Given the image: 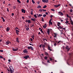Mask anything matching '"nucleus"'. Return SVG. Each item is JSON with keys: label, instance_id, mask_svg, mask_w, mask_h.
Returning a JSON list of instances; mask_svg holds the SVG:
<instances>
[{"label": "nucleus", "instance_id": "obj_12", "mask_svg": "<svg viewBox=\"0 0 73 73\" xmlns=\"http://www.w3.org/2000/svg\"><path fill=\"white\" fill-rule=\"evenodd\" d=\"M12 50L13 51H17L18 50V48L14 49L13 48Z\"/></svg>", "mask_w": 73, "mask_h": 73}, {"label": "nucleus", "instance_id": "obj_2", "mask_svg": "<svg viewBox=\"0 0 73 73\" xmlns=\"http://www.w3.org/2000/svg\"><path fill=\"white\" fill-rule=\"evenodd\" d=\"M70 58L67 60V64H68L69 62H70V61H72V56H71V55H70Z\"/></svg>", "mask_w": 73, "mask_h": 73}, {"label": "nucleus", "instance_id": "obj_52", "mask_svg": "<svg viewBox=\"0 0 73 73\" xmlns=\"http://www.w3.org/2000/svg\"><path fill=\"white\" fill-rule=\"evenodd\" d=\"M34 26V25H31V27H33Z\"/></svg>", "mask_w": 73, "mask_h": 73}, {"label": "nucleus", "instance_id": "obj_43", "mask_svg": "<svg viewBox=\"0 0 73 73\" xmlns=\"http://www.w3.org/2000/svg\"><path fill=\"white\" fill-rule=\"evenodd\" d=\"M48 1H49L48 0H46V3H47Z\"/></svg>", "mask_w": 73, "mask_h": 73}, {"label": "nucleus", "instance_id": "obj_33", "mask_svg": "<svg viewBox=\"0 0 73 73\" xmlns=\"http://www.w3.org/2000/svg\"><path fill=\"white\" fill-rule=\"evenodd\" d=\"M46 0H42V2L43 3H46Z\"/></svg>", "mask_w": 73, "mask_h": 73}, {"label": "nucleus", "instance_id": "obj_14", "mask_svg": "<svg viewBox=\"0 0 73 73\" xmlns=\"http://www.w3.org/2000/svg\"><path fill=\"white\" fill-rule=\"evenodd\" d=\"M10 29V28H9V27H7V28L6 31H7V32H8V31H9Z\"/></svg>", "mask_w": 73, "mask_h": 73}, {"label": "nucleus", "instance_id": "obj_41", "mask_svg": "<svg viewBox=\"0 0 73 73\" xmlns=\"http://www.w3.org/2000/svg\"><path fill=\"white\" fill-rule=\"evenodd\" d=\"M66 24H68V23H69V21L67 20H66Z\"/></svg>", "mask_w": 73, "mask_h": 73}, {"label": "nucleus", "instance_id": "obj_32", "mask_svg": "<svg viewBox=\"0 0 73 73\" xmlns=\"http://www.w3.org/2000/svg\"><path fill=\"white\" fill-rule=\"evenodd\" d=\"M46 5H45L43 7V8H46Z\"/></svg>", "mask_w": 73, "mask_h": 73}, {"label": "nucleus", "instance_id": "obj_60", "mask_svg": "<svg viewBox=\"0 0 73 73\" xmlns=\"http://www.w3.org/2000/svg\"><path fill=\"white\" fill-rule=\"evenodd\" d=\"M50 61H52V58H50Z\"/></svg>", "mask_w": 73, "mask_h": 73}, {"label": "nucleus", "instance_id": "obj_48", "mask_svg": "<svg viewBox=\"0 0 73 73\" xmlns=\"http://www.w3.org/2000/svg\"><path fill=\"white\" fill-rule=\"evenodd\" d=\"M51 11H54V9H51Z\"/></svg>", "mask_w": 73, "mask_h": 73}, {"label": "nucleus", "instance_id": "obj_8", "mask_svg": "<svg viewBox=\"0 0 73 73\" xmlns=\"http://www.w3.org/2000/svg\"><path fill=\"white\" fill-rule=\"evenodd\" d=\"M25 22H27L28 23H31V21L30 20H26L25 21Z\"/></svg>", "mask_w": 73, "mask_h": 73}, {"label": "nucleus", "instance_id": "obj_64", "mask_svg": "<svg viewBox=\"0 0 73 73\" xmlns=\"http://www.w3.org/2000/svg\"><path fill=\"white\" fill-rule=\"evenodd\" d=\"M38 16L41 17V14H39Z\"/></svg>", "mask_w": 73, "mask_h": 73}, {"label": "nucleus", "instance_id": "obj_13", "mask_svg": "<svg viewBox=\"0 0 73 73\" xmlns=\"http://www.w3.org/2000/svg\"><path fill=\"white\" fill-rule=\"evenodd\" d=\"M10 72H13H13H14V69L12 70V68H10Z\"/></svg>", "mask_w": 73, "mask_h": 73}, {"label": "nucleus", "instance_id": "obj_24", "mask_svg": "<svg viewBox=\"0 0 73 73\" xmlns=\"http://www.w3.org/2000/svg\"><path fill=\"white\" fill-rule=\"evenodd\" d=\"M37 8H41V7L40 5H38Z\"/></svg>", "mask_w": 73, "mask_h": 73}, {"label": "nucleus", "instance_id": "obj_44", "mask_svg": "<svg viewBox=\"0 0 73 73\" xmlns=\"http://www.w3.org/2000/svg\"><path fill=\"white\" fill-rule=\"evenodd\" d=\"M52 19H52V18H51V19H50V20L49 22H51V21H52Z\"/></svg>", "mask_w": 73, "mask_h": 73}, {"label": "nucleus", "instance_id": "obj_51", "mask_svg": "<svg viewBox=\"0 0 73 73\" xmlns=\"http://www.w3.org/2000/svg\"><path fill=\"white\" fill-rule=\"evenodd\" d=\"M22 18L23 19V20H24V19H25L24 18V17H22Z\"/></svg>", "mask_w": 73, "mask_h": 73}, {"label": "nucleus", "instance_id": "obj_9", "mask_svg": "<svg viewBox=\"0 0 73 73\" xmlns=\"http://www.w3.org/2000/svg\"><path fill=\"white\" fill-rule=\"evenodd\" d=\"M16 33L17 34V35H19V32H20V31H18V30H16Z\"/></svg>", "mask_w": 73, "mask_h": 73}, {"label": "nucleus", "instance_id": "obj_62", "mask_svg": "<svg viewBox=\"0 0 73 73\" xmlns=\"http://www.w3.org/2000/svg\"><path fill=\"white\" fill-rule=\"evenodd\" d=\"M61 35H62V34H63L64 35V33L62 32H61Z\"/></svg>", "mask_w": 73, "mask_h": 73}, {"label": "nucleus", "instance_id": "obj_29", "mask_svg": "<svg viewBox=\"0 0 73 73\" xmlns=\"http://www.w3.org/2000/svg\"><path fill=\"white\" fill-rule=\"evenodd\" d=\"M31 50H34V49H33V48L32 47V46L31 47Z\"/></svg>", "mask_w": 73, "mask_h": 73}, {"label": "nucleus", "instance_id": "obj_35", "mask_svg": "<svg viewBox=\"0 0 73 73\" xmlns=\"http://www.w3.org/2000/svg\"><path fill=\"white\" fill-rule=\"evenodd\" d=\"M32 2L33 4H35V1L33 0H32Z\"/></svg>", "mask_w": 73, "mask_h": 73}, {"label": "nucleus", "instance_id": "obj_5", "mask_svg": "<svg viewBox=\"0 0 73 73\" xmlns=\"http://www.w3.org/2000/svg\"><path fill=\"white\" fill-rule=\"evenodd\" d=\"M58 14L60 15V16H63L64 15V14L62 12H58Z\"/></svg>", "mask_w": 73, "mask_h": 73}, {"label": "nucleus", "instance_id": "obj_15", "mask_svg": "<svg viewBox=\"0 0 73 73\" xmlns=\"http://www.w3.org/2000/svg\"><path fill=\"white\" fill-rule=\"evenodd\" d=\"M48 29V30L47 31V33H50V29Z\"/></svg>", "mask_w": 73, "mask_h": 73}, {"label": "nucleus", "instance_id": "obj_25", "mask_svg": "<svg viewBox=\"0 0 73 73\" xmlns=\"http://www.w3.org/2000/svg\"><path fill=\"white\" fill-rule=\"evenodd\" d=\"M42 9H40L39 10V11L41 12H42Z\"/></svg>", "mask_w": 73, "mask_h": 73}, {"label": "nucleus", "instance_id": "obj_20", "mask_svg": "<svg viewBox=\"0 0 73 73\" xmlns=\"http://www.w3.org/2000/svg\"><path fill=\"white\" fill-rule=\"evenodd\" d=\"M1 18L2 19V20H3V22H4V21H5V19H4V18H3V17H1Z\"/></svg>", "mask_w": 73, "mask_h": 73}, {"label": "nucleus", "instance_id": "obj_16", "mask_svg": "<svg viewBox=\"0 0 73 73\" xmlns=\"http://www.w3.org/2000/svg\"><path fill=\"white\" fill-rule=\"evenodd\" d=\"M5 44L6 45H9V40H8L6 43Z\"/></svg>", "mask_w": 73, "mask_h": 73}, {"label": "nucleus", "instance_id": "obj_19", "mask_svg": "<svg viewBox=\"0 0 73 73\" xmlns=\"http://www.w3.org/2000/svg\"><path fill=\"white\" fill-rule=\"evenodd\" d=\"M31 20H32V21H33L35 22V21H36V19H33V18H32L31 19Z\"/></svg>", "mask_w": 73, "mask_h": 73}, {"label": "nucleus", "instance_id": "obj_50", "mask_svg": "<svg viewBox=\"0 0 73 73\" xmlns=\"http://www.w3.org/2000/svg\"><path fill=\"white\" fill-rule=\"evenodd\" d=\"M12 16H14V14L13 13H12L11 14Z\"/></svg>", "mask_w": 73, "mask_h": 73}, {"label": "nucleus", "instance_id": "obj_31", "mask_svg": "<svg viewBox=\"0 0 73 73\" xmlns=\"http://www.w3.org/2000/svg\"><path fill=\"white\" fill-rule=\"evenodd\" d=\"M31 46H30V47H27V48L28 49H30L31 48Z\"/></svg>", "mask_w": 73, "mask_h": 73}, {"label": "nucleus", "instance_id": "obj_27", "mask_svg": "<svg viewBox=\"0 0 73 73\" xmlns=\"http://www.w3.org/2000/svg\"><path fill=\"white\" fill-rule=\"evenodd\" d=\"M17 1L18 3H21V1H20V0H17Z\"/></svg>", "mask_w": 73, "mask_h": 73}, {"label": "nucleus", "instance_id": "obj_61", "mask_svg": "<svg viewBox=\"0 0 73 73\" xmlns=\"http://www.w3.org/2000/svg\"><path fill=\"white\" fill-rule=\"evenodd\" d=\"M7 11L8 12H9V10L8 9V8H7Z\"/></svg>", "mask_w": 73, "mask_h": 73}, {"label": "nucleus", "instance_id": "obj_1", "mask_svg": "<svg viewBox=\"0 0 73 73\" xmlns=\"http://www.w3.org/2000/svg\"><path fill=\"white\" fill-rule=\"evenodd\" d=\"M44 44H41V45H39V47L40 48H41V47H42L43 48V49H44V48L45 47V45L46 44V43L44 42Z\"/></svg>", "mask_w": 73, "mask_h": 73}, {"label": "nucleus", "instance_id": "obj_47", "mask_svg": "<svg viewBox=\"0 0 73 73\" xmlns=\"http://www.w3.org/2000/svg\"><path fill=\"white\" fill-rule=\"evenodd\" d=\"M57 24L58 25H61V23H60L58 22Z\"/></svg>", "mask_w": 73, "mask_h": 73}, {"label": "nucleus", "instance_id": "obj_10", "mask_svg": "<svg viewBox=\"0 0 73 73\" xmlns=\"http://www.w3.org/2000/svg\"><path fill=\"white\" fill-rule=\"evenodd\" d=\"M16 41L17 42H20V41H19V38L18 37L16 38Z\"/></svg>", "mask_w": 73, "mask_h": 73}, {"label": "nucleus", "instance_id": "obj_53", "mask_svg": "<svg viewBox=\"0 0 73 73\" xmlns=\"http://www.w3.org/2000/svg\"><path fill=\"white\" fill-rule=\"evenodd\" d=\"M43 41H44L45 40V39L44 38H43Z\"/></svg>", "mask_w": 73, "mask_h": 73}, {"label": "nucleus", "instance_id": "obj_7", "mask_svg": "<svg viewBox=\"0 0 73 73\" xmlns=\"http://www.w3.org/2000/svg\"><path fill=\"white\" fill-rule=\"evenodd\" d=\"M23 52L25 53H27L28 51L27 50L25 49L23 51Z\"/></svg>", "mask_w": 73, "mask_h": 73}, {"label": "nucleus", "instance_id": "obj_30", "mask_svg": "<svg viewBox=\"0 0 73 73\" xmlns=\"http://www.w3.org/2000/svg\"><path fill=\"white\" fill-rule=\"evenodd\" d=\"M54 7H55V8H58V6H57V5H54Z\"/></svg>", "mask_w": 73, "mask_h": 73}, {"label": "nucleus", "instance_id": "obj_22", "mask_svg": "<svg viewBox=\"0 0 73 73\" xmlns=\"http://www.w3.org/2000/svg\"><path fill=\"white\" fill-rule=\"evenodd\" d=\"M32 10H33V9H31V15H33V11H32Z\"/></svg>", "mask_w": 73, "mask_h": 73}, {"label": "nucleus", "instance_id": "obj_56", "mask_svg": "<svg viewBox=\"0 0 73 73\" xmlns=\"http://www.w3.org/2000/svg\"><path fill=\"white\" fill-rule=\"evenodd\" d=\"M29 0H27V3H29Z\"/></svg>", "mask_w": 73, "mask_h": 73}, {"label": "nucleus", "instance_id": "obj_18", "mask_svg": "<svg viewBox=\"0 0 73 73\" xmlns=\"http://www.w3.org/2000/svg\"><path fill=\"white\" fill-rule=\"evenodd\" d=\"M66 16H67V17H69L70 19V20H71V17H70V16H69V15H68V14H67L66 15Z\"/></svg>", "mask_w": 73, "mask_h": 73}, {"label": "nucleus", "instance_id": "obj_58", "mask_svg": "<svg viewBox=\"0 0 73 73\" xmlns=\"http://www.w3.org/2000/svg\"><path fill=\"white\" fill-rule=\"evenodd\" d=\"M58 6V7H60V4H59L57 5Z\"/></svg>", "mask_w": 73, "mask_h": 73}, {"label": "nucleus", "instance_id": "obj_55", "mask_svg": "<svg viewBox=\"0 0 73 73\" xmlns=\"http://www.w3.org/2000/svg\"><path fill=\"white\" fill-rule=\"evenodd\" d=\"M47 62L48 63H50V62H49V60H47Z\"/></svg>", "mask_w": 73, "mask_h": 73}, {"label": "nucleus", "instance_id": "obj_42", "mask_svg": "<svg viewBox=\"0 0 73 73\" xmlns=\"http://www.w3.org/2000/svg\"><path fill=\"white\" fill-rule=\"evenodd\" d=\"M42 11L43 12H46V10H45L44 9H42Z\"/></svg>", "mask_w": 73, "mask_h": 73}, {"label": "nucleus", "instance_id": "obj_37", "mask_svg": "<svg viewBox=\"0 0 73 73\" xmlns=\"http://www.w3.org/2000/svg\"><path fill=\"white\" fill-rule=\"evenodd\" d=\"M0 58H3V57L0 55Z\"/></svg>", "mask_w": 73, "mask_h": 73}, {"label": "nucleus", "instance_id": "obj_40", "mask_svg": "<svg viewBox=\"0 0 73 73\" xmlns=\"http://www.w3.org/2000/svg\"><path fill=\"white\" fill-rule=\"evenodd\" d=\"M42 21H44V18L43 17H42Z\"/></svg>", "mask_w": 73, "mask_h": 73}, {"label": "nucleus", "instance_id": "obj_63", "mask_svg": "<svg viewBox=\"0 0 73 73\" xmlns=\"http://www.w3.org/2000/svg\"><path fill=\"white\" fill-rule=\"evenodd\" d=\"M11 60L10 59H9L8 60V61H9V62H11Z\"/></svg>", "mask_w": 73, "mask_h": 73}, {"label": "nucleus", "instance_id": "obj_59", "mask_svg": "<svg viewBox=\"0 0 73 73\" xmlns=\"http://www.w3.org/2000/svg\"><path fill=\"white\" fill-rule=\"evenodd\" d=\"M31 41H33V39H32V38H31Z\"/></svg>", "mask_w": 73, "mask_h": 73}, {"label": "nucleus", "instance_id": "obj_49", "mask_svg": "<svg viewBox=\"0 0 73 73\" xmlns=\"http://www.w3.org/2000/svg\"><path fill=\"white\" fill-rule=\"evenodd\" d=\"M0 52H3V50H0Z\"/></svg>", "mask_w": 73, "mask_h": 73}, {"label": "nucleus", "instance_id": "obj_26", "mask_svg": "<svg viewBox=\"0 0 73 73\" xmlns=\"http://www.w3.org/2000/svg\"><path fill=\"white\" fill-rule=\"evenodd\" d=\"M48 58V57L47 56H45L44 57V59L45 60H47V59Z\"/></svg>", "mask_w": 73, "mask_h": 73}, {"label": "nucleus", "instance_id": "obj_34", "mask_svg": "<svg viewBox=\"0 0 73 73\" xmlns=\"http://www.w3.org/2000/svg\"><path fill=\"white\" fill-rule=\"evenodd\" d=\"M45 53V54H46V56H48V54L47 52H46Z\"/></svg>", "mask_w": 73, "mask_h": 73}, {"label": "nucleus", "instance_id": "obj_39", "mask_svg": "<svg viewBox=\"0 0 73 73\" xmlns=\"http://www.w3.org/2000/svg\"><path fill=\"white\" fill-rule=\"evenodd\" d=\"M34 17H35V18H37V16L36 15H34Z\"/></svg>", "mask_w": 73, "mask_h": 73}, {"label": "nucleus", "instance_id": "obj_38", "mask_svg": "<svg viewBox=\"0 0 73 73\" xmlns=\"http://www.w3.org/2000/svg\"><path fill=\"white\" fill-rule=\"evenodd\" d=\"M46 15L45 14H44L43 15V16L44 17H46Z\"/></svg>", "mask_w": 73, "mask_h": 73}, {"label": "nucleus", "instance_id": "obj_57", "mask_svg": "<svg viewBox=\"0 0 73 73\" xmlns=\"http://www.w3.org/2000/svg\"><path fill=\"white\" fill-rule=\"evenodd\" d=\"M53 16L52 15H51L50 16V17L51 18H52L53 17Z\"/></svg>", "mask_w": 73, "mask_h": 73}, {"label": "nucleus", "instance_id": "obj_45", "mask_svg": "<svg viewBox=\"0 0 73 73\" xmlns=\"http://www.w3.org/2000/svg\"><path fill=\"white\" fill-rule=\"evenodd\" d=\"M56 43H54V46H56Z\"/></svg>", "mask_w": 73, "mask_h": 73}, {"label": "nucleus", "instance_id": "obj_54", "mask_svg": "<svg viewBox=\"0 0 73 73\" xmlns=\"http://www.w3.org/2000/svg\"><path fill=\"white\" fill-rule=\"evenodd\" d=\"M70 11V12H71V13H72V12H73V11H72V9H71Z\"/></svg>", "mask_w": 73, "mask_h": 73}, {"label": "nucleus", "instance_id": "obj_36", "mask_svg": "<svg viewBox=\"0 0 73 73\" xmlns=\"http://www.w3.org/2000/svg\"><path fill=\"white\" fill-rule=\"evenodd\" d=\"M62 41H61V40L59 41L57 43V44H59L60 42H62Z\"/></svg>", "mask_w": 73, "mask_h": 73}, {"label": "nucleus", "instance_id": "obj_46", "mask_svg": "<svg viewBox=\"0 0 73 73\" xmlns=\"http://www.w3.org/2000/svg\"><path fill=\"white\" fill-rule=\"evenodd\" d=\"M13 8V9H16V6H14Z\"/></svg>", "mask_w": 73, "mask_h": 73}, {"label": "nucleus", "instance_id": "obj_23", "mask_svg": "<svg viewBox=\"0 0 73 73\" xmlns=\"http://www.w3.org/2000/svg\"><path fill=\"white\" fill-rule=\"evenodd\" d=\"M70 20H71V24H72V25H73V22L72 21V19H70Z\"/></svg>", "mask_w": 73, "mask_h": 73}, {"label": "nucleus", "instance_id": "obj_21", "mask_svg": "<svg viewBox=\"0 0 73 73\" xmlns=\"http://www.w3.org/2000/svg\"><path fill=\"white\" fill-rule=\"evenodd\" d=\"M54 37H55V38L57 37V35H56V34L54 33Z\"/></svg>", "mask_w": 73, "mask_h": 73}, {"label": "nucleus", "instance_id": "obj_6", "mask_svg": "<svg viewBox=\"0 0 73 73\" xmlns=\"http://www.w3.org/2000/svg\"><path fill=\"white\" fill-rule=\"evenodd\" d=\"M22 12V13H25V12H26V11L24 9H21Z\"/></svg>", "mask_w": 73, "mask_h": 73}, {"label": "nucleus", "instance_id": "obj_11", "mask_svg": "<svg viewBox=\"0 0 73 73\" xmlns=\"http://www.w3.org/2000/svg\"><path fill=\"white\" fill-rule=\"evenodd\" d=\"M47 27V25L46 24H45L44 26H43V27L44 29L46 28V27Z\"/></svg>", "mask_w": 73, "mask_h": 73}, {"label": "nucleus", "instance_id": "obj_17", "mask_svg": "<svg viewBox=\"0 0 73 73\" xmlns=\"http://www.w3.org/2000/svg\"><path fill=\"white\" fill-rule=\"evenodd\" d=\"M48 50H50V51H52V49H50V47L49 46H48Z\"/></svg>", "mask_w": 73, "mask_h": 73}, {"label": "nucleus", "instance_id": "obj_3", "mask_svg": "<svg viewBox=\"0 0 73 73\" xmlns=\"http://www.w3.org/2000/svg\"><path fill=\"white\" fill-rule=\"evenodd\" d=\"M28 58H29V55H26L23 57V58H25V59H26V60Z\"/></svg>", "mask_w": 73, "mask_h": 73}, {"label": "nucleus", "instance_id": "obj_28", "mask_svg": "<svg viewBox=\"0 0 73 73\" xmlns=\"http://www.w3.org/2000/svg\"><path fill=\"white\" fill-rule=\"evenodd\" d=\"M49 24H51V25H53V23H52V22H49Z\"/></svg>", "mask_w": 73, "mask_h": 73}, {"label": "nucleus", "instance_id": "obj_4", "mask_svg": "<svg viewBox=\"0 0 73 73\" xmlns=\"http://www.w3.org/2000/svg\"><path fill=\"white\" fill-rule=\"evenodd\" d=\"M65 48H66V49H67V51H69L70 49V48H69V46L67 45H66V47H65Z\"/></svg>", "mask_w": 73, "mask_h": 73}]
</instances>
